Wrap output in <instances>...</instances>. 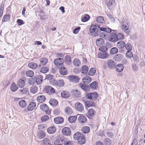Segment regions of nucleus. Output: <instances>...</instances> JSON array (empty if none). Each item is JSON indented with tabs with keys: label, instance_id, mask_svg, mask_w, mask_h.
<instances>
[{
	"label": "nucleus",
	"instance_id": "obj_1",
	"mask_svg": "<svg viewBox=\"0 0 145 145\" xmlns=\"http://www.w3.org/2000/svg\"><path fill=\"white\" fill-rule=\"evenodd\" d=\"M73 138L74 140H78V142L80 144H83L86 142L85 138L83 135H81L80 132L76 133L73 135Z\"/></svg>",
	"mask_w": 145,
	"mask_h": 145
},
{
	"label": "nucleus",
	"instance_id": "obj_2",
	"mask_svg": "<svg viewBox=\"0 0 145 145\" xmlns=\"http://www.w3.org/2000/svg\"><path fill=\"white\" fill-rule=\"evenodd\" d=\"M129 22L122 20V29L123 31L127 34H128L130 32V30L129 29Z\"/></svg>",
	"mask_w": 145,
	"mask_h": 145
},
{
	"label": "nucleus",
	"instance_id": "obj_3",
	"mask_svg": "<svg viewBox=\"0 0 145 145\" xmlns=\"http://www.w3.org/2000/svg\"><path fill=\"white\" fill-rule=\"evenodd\" d=\"M40 108L42 110L45 111L47 115H50V110L46 104L44 103L41 104L40 106Z\"/></svg>",
	"mask_w": 145,
	"mask_h": 145
},
{
	"label": "nucleus",
	"instance_id": "obj_4",
	"mask_svg": "<svg viewBox=\"0 0 145 145\" xmlns=\"http://www.w3.org/2000/svg\"><path fill=\"white\" fill-rule=\"evenodd\" d=\"M64 62V59L61 58H58L55 59L54 61V63L55 65L58 68L60 66H63V63Z\"/></svg>",
	"mask_w": 145,
	"mask_h": 145
},
{
	"label": "nucleus",
	"instance_id": "obj_5",
	"mask_svg": "<svg viewBox=\"0 0 145 145\" xmlns=\"http://www.w3.org/2000/svg\"><path fill=\"white\" fill-rule=\"evenodd\" d=\"M104 26L103 24H98V29L95 33V36H98L101 32V31L105 32L106 31V27H104Z\"/></svg>",
	"mask_w": 145,
	"mask_h": 145
},
{
	"label": "nucleus",
	"instance_id": "obj_6",
	"mask_svg": "<svg viewBox=\"0 0 145 145\" xmlns=\"http://www.w3.org/2000/svg\"><path fill=\"white\" fill-rule=\"evenodd\" d=\"M62 133L64 135L66 136H70L71 134V131L69 127H65L62 129Z\"/></svg>",
	"mask_w": 145,
	"mask_h": 145
},
{
	"label": "nucleus",
	"instance_id": "obj_7",
	"mask_svg": "<svg viewBox=\"0 0 145 145\" xmlns=\"http://www.w3.org/2000/svg\"><path fill=\"white\" fill-rule=\"evenodd\" d=\"M98 24H95L94 25H92L90 27L89 29L90 32L91 33H93V35L95 37H97L98 36H95V33L96 32L97 28H98Z\"/></svg>",
	"mask_w": 145,
	"mask_h": 145
},
{
	"label": "nucleus",
	"instance_id": "obj_8",
	"mask_svg": "<svg viewBox=\"0 0 145 145\" xmlns=\"http://www.w3.org/2000/svg\"><path fill=\"white\" fill-rule=\"evenodd\" d=\"M68 79L71 82L78 83L79 82V78L78 76L74 75H72L69 76Z\"/></svg>",
	"mask_w": 145,
	"mask_h": 145
},
{
	"label": "nucleus",
	"instance_id": "obj_9",
	"mask_svg": "<svg viewBox=\"0 0 145 145\" xmlns=\"http://www.w3.org/2000/svg\"><path fill=\"white\" fill-rule=\"evenodd\" d=\"M115 4L114 0H109L106 2V5L110 11L113 10V8Z\"/></svg>",
	"mask_w": 145,
	"mask_h": 145
},
{
	"label": "nucleus",
	"instance_id": "obj_10",
	"mask_svg": "<svg viewBox=\"0 0 145 145\" xmlns=\"http://www.w3.org/2000/svg\"><path fill=\"white\" fill-rule=\"evenodd\" d=\"M58 68L59 69V73L61 75L64 76L67 74V69L63 66H60Z\"/></svg>",
	"mask_w": 145,
	"mask_h": 145
},
{
	"label": "nucleus",
	"instance_id": "obj_11",
	"mask_svg": "<svg viewBox=\"0 0 145 145\" xmlns=\"http://www.w3.org/2000/svg\"><path fill=\"white\" fill-rule=\"evenodd\" d=\"M109 39L110 41L114 42L118 41V39L116 33L113 32L111 33L110 34Z\"/></svg>",
	"mask_w": 145,
	"mask_h": 145
},
{
	"label": "nucleus",
	"instance_id": "obj_12",
	"mask_svg": "<svg viewBox=\"0 0 145 145\" xmlns=\"http://www.w3.org/2000/svg\"><path fill=\"white\" fill-rule=\"evenodd\" d=\"M45 90L48 93H50L51 94L56 93L55 89L51 86H46L45 88Z\"/></svg>",
	"mask_w": 145,
	"mask_h": 145
},
{
	"label": "nucleus",
	"instance_id": "obj_13",
	"mask_svg": "<svg viewBox=\"0 0 145 145\" xmlns=\"http://www.w3.org/2000/svg\"><path fill=\"white\" fill-rule=\"evenodd\" d=\"M36 106V104L34 102H31L27 106V110L26 109L25 110L26 111V112L27 110L32 111L35 108Z\"/></svg>",
	"mask_w": 145,
	"mask_h": 145
},
{
	"label": "nucleus",
	"instance_id": "obj_14",
	"mask_svg": "<svg viewBox=\"0 0 145 145\" xmlns=\"http://www.w3.org/2000/svg\"><path fill=\"white\" fill-rule=\"evenodd\" d=\"M125 46V43L123 41L121 40L117 42V46L120 50L124 48Z\"/></svg>",
	"mask_w": 145,
	"mask_h": 145
},
{
	"label": "nucleus",
	"instance_id": "obj_15",
	"mask_svg": "<svg viewBox=\"0 0 145 145\" xmlns=\"http://www.w3.org/2000/svg\"><path fill=\"white\" fill-rule=\"evenodd\" d=\"M124 66L123 64L120 63L117 64L115 67L116 71L118 72H120L122 71L124 69Z\"/></svg>",
	"mask_w": 145,
	"mask_h": 145
},
{
	"label": "nucleus",
	"instance_id": "obj_16",
	"mask_svg": "<svg viewBox=\"0 0 145 145\" xmlns=\"http://www.w3.org/2000/svg\"><path fill=\"white\" fill-rule=\"evenodd\" d=\"M54 122L56 124H61L63 122L64 119L62 117H57L54 118Z\"/></svg>",
	"mask_w": 145,
	"mask_h": 145
},
{
	"label": "nucleus",
	"instance_id": "obj_17",
	"mask_svg": "<svg viewBox=\"0 0 145 145\" xmlns=\"http://www.w3.org/2000/svg\"><path fill=\"white\" fill-rule=\"evenodd\" d=\"M108 67L111 69H114L116 66L114 61L111 59H110L108 60Z\"/></svg>",
	"mask_w": 145,
	"mask_h": 145
},
{
	"label": "nucleus",
	"instance_id": "obj_18",
	"mask_svg": "<svg viewBox=\"0 0 145 145\" xmlns=\"http://www.w3.org/2000/svg\"><path fill=\"white\" fill-rule=\"evenodd\" d=\"M91 78L88 76H84L82 79L83 82L86 84L89 83L91 82Z\"/></svg>",
	"mask_w": 145,
	"mask_h": 145
},
{
	"label": "nucleus",
	"instance_id": "obj_19",
	"mask_svg": "<svg viewBox=\"0 0 145 145\" xmlns=\"http://www.w3.org/2000/svg\"><path fill=\"white\" fill-rule=\"evenodd\" d=\"M75 107L78 111L80 112H82L84 110L83 105L80 103H76V104Z\"/></svg>",
	"mask_w": 145,
	"mask_h": 145
},
{
	"label": "nucleus",
	"instance_id": "obj_20",
	"mask_svg": "<svg viewBox=\"0 0 145 145\" xmlns=\"http://www.w3.org/2000/svg\"><path fill=\"white\" fill-rule=\"evenodd\" d=\"M96 21L97 23V24H103L105 22L104 17L101 16H98L96 18Z\"/></svg>",
	"mask_w": 145,
	"mask_h": 145
},
{
	"label": "nucleus",
	"instance_id": "obj_21",
	"mask_svg": "<svg viewBox=\"0 0 145 145\" xmlns=\"http://www.w3.org/2000/svg\"><path fill=\"white\" fill-rule=\"evenodd\" d=\"M79 122L82 123H85L87 121L86 117L82 115H80L78 118Z\"/></svg>",
	"mask_w": 145,
	"mask_h": 145
},
{
	"label": "nucleus",
	"instance_id": "obj_22",
	"mask_svg": "<svg viewBox=\"0 0 145 145\" xmlns=\"http://www.w3.org/2000/svg\"><path fill=\"white\" fill-rule=\"evenodd\" d=\"M97 45L99 46H101L105 44L104 40L101 38L97 39L96 41Z\"/></svg>",
	"mask_w": 145,
	"mask_h": 145
},
{
	"label": "nucleus",
	"instance_id": "obj_23",
	"mask_svg": "<svg viewBox=\"0 0 145 145\" xmlns=\"http://www.w3.org/2000/svg\"><path fill=\"white\" fill-rule=\"evenodd\" d=\"M37 84L39 85L40 84L43 80V76L41 75H39L37 77L35 78Z\"/></svg>",
	"mask_w": 145,
	"mask_h": 145
},
{
	"label": "nucleus",
	"instance_id": "obj_24",
	"mask_svg": "<svg viewBox=\"0 0 145 145\" xmlns=\"http://www.w3.org/2000/svg\"><path fill=\"white\" fill-rule=\"evenodd\" d=\"M64 85V81L62 79H59L56 80L55 86L58 87H63Z\"/></svg>",
	"mask_w": 145,
	"mask_h": 145
},
{
	"label": "nucleus",
	"instance_id": "obj_25",
	"mask_svg": "<svg viewBox=\"0 0 145 145\" xmlns=\"http://www.w3.org/2000/svg\"><path fill=\"white\" fill-rule=\"evenodd\" d=\"M36 99L38 102L42 103L45 100L46 97L44 95H40L37 97Z\"/></svg>",
	"mask_w": 145,
	"mask_h": 145
},
{
	"label": "nucleus",
	"instance_id": "obj_26",
	"mask_svg": "<svg viewBox=\"0 0 145 145\" xmlns=\"http://www.w3.org/2000/svg\"><path fill=\"white\" fill-rule=\"evenodd\" d=\"M73 96L74 97H79L80 95V92L77 89H72L71 91Z\"/></svg>",
	"mask_w": 145,
	"mask_h": 145
},
{
	"label": "nucleus",
	"instance_id": "obj_27",
	"mask_svg": "<svg viewBox=\"0 0 145 145\" xmlns=\"http://www.w3.org/2000/svg\"><path fill=\"white\" fill-rule=\"evenodd\" d=\"M70 96V94L69 92L67 91H62L61 93V97L63 98L66 99Z\"/></svg>",
	"mask_w": 145,
	"mask_h": 145
},
{
	"label": "nucleus",
	"instance_id": "obj_28",
	"mask_svg": "<svg viewBox=\"0 0 145 145\" xmlns=\"http://www.w3.org/2000/svg\"><path fill=\"white\" fill-rule=\"evenodd\" d=\"M47 132L49 134H53L56 131V128L54 126L48 127L47 129Z\"/></svg>",
	"mask_w": 145,
	"mask_h": 145
},
{
	"label": "nucleus",
	"instance_id": "obj_29",
	"mask_svg": "<svg viewBox=\"0 0 145 145\" xmlns=\"http://www.w3.org/2000/svg\"><path fill=\"white\" fill-rule=\"evenodd\" d=\"M80 87L83 90L86 91H88L90 89V87L88 85H85L84 84H80Z\"/></svg>",
	"mask_w": 145,
	"mask_h": 145
},
{
	"label": "nucleus",
	"instance_id": "obj_30",
	"mask_svg": "<svg viewBox=\"0 0 145 145\" xmlns=\"http://www.w3.org/2000/svg\"><path fill=\"white\" fill-rule=\"evenodd\" d=\"M98 56L100 58H106L107 57V54L105 52H100L98 53Z\"/></svg>",
	"mask_w": 145,
	"mask_h": 145
},
{
	"label": "nucleus",
	"instance_id": "obj_31",
	"mask_svg": "<svg viewBox=\"0 0 145 145\" xmlns=\"http://www.w3.org/2000/svg\"><path fill=\"white\" fill-rule=\"evenodd\" d=\"M17 84L19 87L20 88H23L25 85V83L24 80L21 79H19L18 81Z\"/></svg>",
	"mask_w": 145,
	"mask_h": 145
},
{
	"label": "nucleus",
	"instance_id": "obj_32",
	"mask_svg": "<svg viewBox=\"0 0 145 145\" xmlns=\"http://www.w3.org/2000/svg\"><path fill=\"white\" fill-rule=\"evenodd\" d=\"M49 103L50 105L52 106H56L58 104V102L55 99H51L49 101Z\"/></svg>",
	"mask_w": 145,
	"mask_h": 145
},
{
	"label": "nucleus",
	"instance_id": "obj_33",
	"mask_svg": "<svg viewBox=\"0 0 145 145\" xmlns=\"http://www.w3.org/2000/svg\"><path fill=\"white\" fill-rule=\"evenodd\" d=\"M85 105L86 107H89L95 106L94 103L91 101H87L84 102Z\"/></svg>",
	"mask_w": 145,
	"mask_h": 145
},
{
	"label": "nucleus",
	"instance_id": "obj_34",
	"mask_svg": "<svg viewBox=\"0 0 145 145\" xmlns=\"http://www.w3.org/2000/svg\"><path fill=\"white\" fill-rule=\"evenodd\" d=\"M90 88L92 89H96L98 85V83L96 81H94L89 84Z\"/></svg>",
	"mask_w": 145,
	"mask_h": 145
},
{
	"label": "nucleus",
	"instance_id": "obj_35",
	"mask_svg": "<svg viewBox=\"0 0 145 145\" xmlns=\"http://www.w3.org/2000/svg\"><path fill=\"white\" fill-rule=\"evenodd\" d=\"M65 63L67 65H70L71 62V57L69 55L66 56L65 57Z\"/></svg>",
	"mask_w": 145,
	"mask_h": 145
},
{
	"label": "nucleus",
	"instance_id": "obj_36",
	"mask_svg": "<svg viewBox=\"0 0 145 145\" xmlns=\"http://www.w3.org/2000/svg\"><path fill=\"white\" fill-rule=\"evenodd\" d=\"M81 130L82 133H88L90 131V129L88 126H84L82 128Z\"/></svg>",
	"mask_w": 145,
	"mask_h": 145
},
{
	"label": "nucleus",
	"instance_id": "obj_37",
	"mask_svg": "<svg viewBox=\"0 0 145 145\" xmlns=\"http://www.w3.org/2000/svg\"><path fill=\"white\" fill-rule=\"evenodd\" d=\"M45 136L46 134L43 131H40L38 133V137L40 139L44 138L45 137Z\"/></svg>",
	"mask_w": 145,
	"mask_h": 145
},
{
	"label": "nucleus",
	"instance_id": "obj_38",
	"mask_svg": "<svg viewBox=\"0 0 145 145\" xmlns=\"http://www.w3.org/2000/svg\"><path fill=\"white\" fill-rule=\"evenodd\" d=\"M89 70L88 67L86 65H84L81 68L82 72L83 74H85L87 73Z\"/></svg>",
	"mask_w": 145,
	"mask_h": 145
},
{
	"label": "nucleus",
	"instance_id": "obj_39",
	"mask_svg": "<svg viewBox=\"0 0 145 145\" xmlns=\"http://www.w3.org/2000/svg\"><path fill=\"white\" fill-rule=\"evenodd\" d=\"M19 104L20 107L24 108L26 106L27 103L25 101L22 100L19 102Z\"/></svg>",
	"mask_w": 145,
	"mask_h": 145
},
{
	"label": "nucleus",
	"instance_id": "obj_40",
	"mask_svg": "<svg viewBox=\"0 0 145 145\" xmlns=\"http://www.w3.org/2000/svg\"><path fill=\"white\" fill-rule=\"evenodd\" d=\"M76 119V117L75 116H71L68 118V120L70 123H72L75 122Z\"/></svg>",
	"mask_w": 145,
	"mask_h": 145
},
{
	"label": "nucleus",
	"instance_id": "obj_41",
	"mask_svg": "<svg viewBox=\"0 0 145 145\" xmlns=\"http://www.w3.org/2000/svg\"><path fill=\"white\" fill-rule=\"evenodd\" d=\"M18 88L17 85H16L14 83L12 84L10 87L11 89L13 92L16 91L18 89Z\"/></svg>",
	"mask_w": 145,
	"mask_h": 145
},
{
	"label": "nucleus",
	"instance_id": "obj_42",
	"mask_svg": "<svg viewBox=\"0 0 145 145\" xmlns=\"http://www.w3.org/2000/svg\"><path fill=\"white\" fill-rule=\"evenodd\" d=\"M28 65L30 68L33 69H36L37 67V65L33 62L29 63Z\"/></svg>",
	"mask_w": 145,
	"mask_h": 145
},
{
	"label": "nucleus",
	"instance_id": "obj_43",
	"mask_svg": "<svg viewBox=\"0 0 145 145\" xmlns=\"http://www.w3.org/2000/svg\"><path fill=\"white\" fill-rule=\"evenodd\" d=\"M48 59L46 57H42L40 59V63L42 65H44L46 64L48 62Z\"/></svg>",
	"mask_w": 145,
	"mask_h": 145
},
{
	"label": "nucleus",
	"instance_id": "obj_44",
	"mask_svg": "<svg viewBox=\"0 0 145 145\" xmlns=\"http://www.w3.org/2000/svg\"><path fill=\"white\" fill-rule=\"evenodd\" d=\"M65 111L66 114L68 115H71L72 113V110L69 107H67L65 109Z\"/></svg>",
	"mask_w": 145,
	"mask_h": 145
},
{
	"label": "nucleus",
	"instance_id": "obj_45",
	"mask_svg": "<svg viewBox=\"0 0 145 145\" xmlns=\"http://www.w3.org/2000/svg\"><path fill=\"white\" fill-rule=\"evenodd\" d=\"M123 56L120 54H117L114 57V59L116 61H118L121 60Z\"/></svg>",
	"mask_w": 145,
	"mask_h": 145
},
{
	"label": "nucleus",
	"instance_id": "obj_46",
	"mask_svg": "<svg viewBox=\"0 0 145 145\" xmlns=\"http://www.w3.org/2000/svg\"><path fill=\"white\" fill-rule=\"evenodd\" d=\"M118 51V49L116 47L112 48L110 50V52L111 54H116Z\"/></svg>",
	"mask_w": 145,
	"mask_h": 145
},
{
	"label": "nucleus",
	"instance_id": "obj_47",
	"mask_svg": "<svg viewBox=\"0 0 145 145\" xmlns=\"http://www.w3.org/2000/svg\"><path fill=\"white\" fill-rule=\"evenodd\" d=\"M118 41L119 40H122L124 39V36L122 33H119L117 35Z\"/></svg>",
	"mask_w": 145,
	"mask_h": 145
},
{
	"label": "nucleus",
	"instance_id": "obj_48",
	"mask_svg": "<svg viewBox=\"0 0 145 145\" xmlns=\"http://www.w3.org/2000/svg\"><path fill=\"white\" fill-rule=\"evenodd\" d=\"M49 71V68L47 67H44L42 68L40 70V72L44 74L48 72Z\"/></svg>",
	"mask_w": 145,
	"mask_h": 145
},
{
	"label": "nucleus",
	"instance_id": "obj_49",
	"mask_svg": "<svg viewBox=\"0 0 145 145\" xmlns=\"http://www.w3.org/2000/svg\"><path fill=\"white\" fill-rule=\"evenodd\" d=\"M90 18V16L88 14H86L82 18V22H85L88 21Z\"/></svg>",
	"mask_w": 145,
	"mask_h": 145
},
{
	"label": "nucleus",
	"instance_id": "obj_50",
	"mask_svg": "<svg viewBox=\"0 0 145 145\" xmlns=\"http://www.w3.org/2000/svg\"><path fill=\"white\" fill-rule=\"evenodd\" d=\"M96 72V70L94 68H91L89 72V75L91 76H93L94 75Z\"/></svg>",
	"mask_w": 145,
	"mask_h": 145
},
{
	"label": "nucleus",
	"instance_id": "obj_51",
	"mask_svg": "<svg viewBox=\"0 0 145 145\" xmlns=\"http://www.w3.org/2000/svg\"><path fill=\"white\" fill-rule=\"evenodd\" d=\"M31 92L33 93H36L38 89L37 87L33 86L30 89Z\"/></svg>",
	"mask_w": 145,
	"mask_h": 145
},
{
	"label": "nucleus",
	"instance_id": "obj_52",
	"mask_svg": "<svg viewBox=\"0 0 145 145\" xmlns=\"http://www.w3.org/2000/svg\"><path fill=\"white\" fill-rule=\"evenodd\" d=\"M104 142L106 145H111V140L108 138H105L104 140Z\"/></svg>",
	"mask_w": 145,
	"mask_h": 145
},
{
	"label": "nucleus",
	"instance_id": "obj_53",
	"mask_svg": "<svg viewBox=\"0 0 145 145\" xmlns=\"http://www.w3.org/2000/svg\"><path fill=\"white\" fill-rule=\"evenodd\" d=\"M39 16L40 19L42 20H45L48 19V15L45 13L42 14H39Z\"/></svg>",
	"mask_w": 145,
	"mask_h": 145
},
{
	"label": "nucleus",
	"instance_id": "obj_54",
	"mask_svg": "<svg viewBox=\"0 0 145 145\" xmlns=\"http://www.w3.org/2000/svg\"><path fill=\"white\" fill-rule=\"evenodd\" d=\"M34 73L33 71H27L26 72V75L28 77H31L33 76Z\"/></svg>",
	"mask_w": 145,
	"mask_h": 145
},
{
	"label": "nucleus",
	"instance_id": "obj_55",
	"mask_svg": "<svg viewBox=\"0 0 145 145\" xmlns=\"http://www.w3.org/2000/svg\"><path fill=\"white\" fill-rule=\"evenodd\" d=\"M28 89L27 88H24L23 89L20 90L19 91H20V93L22 94H25L27 92Z\"/></svg>",
	"mask_w": 145,
	"mask_h": 145
},
{
	"label": "nucleus",
	"instance_id": "obj_56",
	"mask_svg": "<svg viewBox=\"0 0 145 145\" xmlns=\"http://www.w3.org/2000/svg\"><path fill=\"white\" fill-rule=\"evenodd\" d=\"M10 18V15H5L3 18L2 21L3 22H5L7 21Z\"/></svg>",
	"mask_w": 145,
	"mask_h": 145
},
{
	"label": "nucleus",
	"instance_id": "obj_57",
	"mask_svg": "<svg viewBox=\"0 0 145 145\" xmlns=\"http://www.w3.org/2000/svg\"><path fill=\"white\" fill-rule=\"evenodd\" d=\"M125 47L127 51H131L132 49L131 45L129 43H127L125 44Z\"/></svg>",
	"mask_w": 145,
	"mask_h": 145
},
{
	"label": "nucleus",
	"instance_id": "obj_58",
	"mask_svg": "<svg viewBox=\"0 0 145 145\" xmlns=\"http://www.w3.org/2000/svg\"><path fill=\"white\" fill-rule=\"evenodd\" d=\"M80 63V62L78 59L77 58H75L74 59L73 64L75 66H79Z\"/></svg>",
	"mask_w": 145,
	"mask_h": 145
},
{
	"label": "nucleus",
	"instance_id": "obj_59",
	"mask_svg": "<svg viewBox=\"0 0 145 145\" xmlns=\"http://www.w3.org/2000/svg\"><path fill=\"white\" fill-rule=\"evenodd\" d=\"M92 99H94V100H96L98 97V94L96 92H94L93 93H92Z\"/></svg>",
	"mask_w": 145,
	"mask_h": 145
},
{
	"label": "nucleus",
	"instance_id": "obj_60",
	"mask_svg": "<svg viewBox=\"0 0 145 145\" xmlns=\"http://www.w3.org/2000/svg\"><path fill=\"white\" fill-rule=\"evenodd\" d=\"M126 57L131 58L133 57V54L131 51H127L126 53Z\"/></svg>",
	"mask_w": 145,
	"mask_h": 145
},
{
	"label": "nucleus",
	"instance_id": "obj_61",
	"mask_svg": "<svg viewBox=\"0 0 145 145\" xmlns=\"http://www.w3.org/2000/svg\"><path fill=\"white\" fill-rule=\"evenodd\" d=\"M99 50L102 52H105L108 50V48L106 46H103L101 47H100Z\"/></svg>",
	"mask_w": 145,
	"mask_h": 145
},
{
	"label": "nucleus",
	"instance_id": "obj_62",
	"mask_svg": "<svg viewBox=\"0 0 145 145\" xmlns=\"http://www.w3.org/2000/svg\"><path fill=\"white\" fill-rule=\"evenodd\" d=\"M56 80H56L55 79L52 78L50 79V80H49V82L51 85H54L55 86Z\"/></svg>",
	"mask_w": 145,
	"mask_h": 145
},
{
	"label": "nucleus",
	"instance_id": "obj_63",
	"mask_svg": "<svg viewBox=\"0 0 145 145\" xmlns=\"http://www.w3.org/2000/svg\"><path fill=\"white\" fill-rule=\"evenodd\" d=\"M80 29L81 27L80 26L78 27H77L75 28L73 30V33L74 34H78Z\"/></svg>",
	"mask_w": 145,
	"mask_h": 145
},
{
	"label": "nucleus",
	"instance_id": "obj_64",
	"mask_svg": "<svg viewBox=\"0 0 145 145\" xmlns=\"http://www.w3.org/2000/svg\"><path fill=\"white\" fill-rule=\"evenodd\" d=\"M92 93H86V97L87 98L90 100H92Z\"/></svg>",
	"mask_w": 145,
	"mask_h": 145
}]
</instances>
